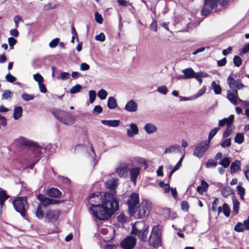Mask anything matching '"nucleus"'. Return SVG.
I'll return each mask as SVG.
<instances>
[{
	"label": "nucleus",
	"mask_w": 249,
	"mask_h": 249,
	"mask_svg": "<svg viewBox=\"0 0 249 249\" xmlns=\"http://www.w3.org/2000/svg\"><path fill=\"white\" fill-rule=\"evenodd\" d=\"M157 91L161 94H166L168 91V89L165 86H162L157 89Z\"/></svg>",
	"instance_id": "63"
},
{
	"label": "nucleus",
	"mask_w": 249,
	"mask_h": 249,
	"mask_svg": "<svg viewBox=\"0 0 249 249\" xmlns=\"http://www.w3.org/2000/svg\"><path fill=\"white\" fill-rule=\"evenodd\" d=\"M118 185V179L112 178L108 179L106 182V186L110 190H114Z\"/></svg>",
	"instance_id": "22"
},
{
	"label": "nucleus",
	"mask_w": 249,
	"mask_h": 249,
	"mask_svg": "<svg viewBox=\"0 0 249 249\" xmlns=\"http://www.w3.org/2000/svg\"><path fill=\"white\" fill-rule=\"evenodd\" d=\"M9 198V196L3 190H0V211L4 202Z\"/></svg>",
	"instance_id": "32"
},
{
	"label": "nucleus",
	"mask_w": 249,
	"mask_h": 249,
	"mask_svg": "<svg viewBox=\"0 0 249 249\" xmlns=\"http://www.w3.org/2000/svg\"><path fill=\"white\" fill-rule=\"evenodd\" d=\"M244 137L243 134L238 133L234 138V142L238 144H241L244 141Z\"/></svg>",
	"instance_id": "39"
},
{
	"label": "nucleus",
	"mask_w": 249,
	"mask_h": 249,
	"mask_svg": "<svg viewBox=\"0 0 249 249\" xmlns=\"http://www.w3.org/2000/svg\"><path fill=\"white\" fill-rule=\"evenodd\" d=\"M227 1V0H205L201 10V14L207 16L211 13L213 9L217 6L218 3L223 6Z\"/></svg>",
	"instance_id": "4"
},
{
	"label": "nucleus",
	"mask_w": 249,
	"mask_h": 249,
	"mask_svg": "<svg viewBox=\"0 0 249 249\" xmlns=\"http://www.w3.org/2000/svg\"><path fill=\"white\" fill-rule=\"evenodd\" d=\"M119 204L117 200L108 193L104 194V201L100 205L90 208V212L95 220H107L117 211Z\"/></svg>",
	"instance_id": "1"
},
{
	"label": "nucleus",
	"mask_w": 249,
	"mask_h": 249,
	"mask_svg": "<svg viewBox=\"0 0 249 249\" xmlns=\"http://www.w3.org/2000/svg\"><path fill=\"white\" fill-rule=\"evenodd\" d=\"M148 226H145L142 222H136L132 227L131 233L135 235H138L142 241H145L148 233Z\"/></svg>",
	"instance_id": "3"
},
{
	"label": "nucleus",
	"mask_w": 249,
	"mask_h": 249,
	"mask_svg": "<svg viewBox=\"0 0 249 249\" xmlns=\"http://www.w3.org/2000/svg\"><path fill=\"white\" fill-rule=\"evenodd\" d=\"M160 186L163 188L165 193H167L170 191V186L168 184H166L164 182L161 181L159 183Z\"/></svg>",
	"instance_id": "55"
},
{
	"label": "nucleus",
	"mask_w": 249,
	"mask_h": 249,
	"mask_svg": "<svg viewBox=\"0 0 249 249\" xmlns=\"http://www.w3.org/2000/svg\"><path fill=\"white\" fill-rule=\"evenodd\" d=\"M47 194L50 196L55 198H58L61 196V192L55 188H51L48 190Z\"/></svg>",
	"instance_id": "25"
},
{
	"label": "nucleus",
	"mask_w": 249,
	"mask_h": 249,
	"mask_svg": "<svg viewBox=\"0 0 249 249\" xmlns=\"http://www.w3.org/2000/svg\"><path fill=\"white\" fill-rule=\"evenodd\" d=\"M237 83V80L236 81L232 77L229 76L227 79V83L229 86L230 89H233L235 88L236 84Z\"/></svg>",
	"instance_id": "34"
},
{
	"label": "nucleus",
	"mask_w": 249,
	"mask_h": 249,
	"mask_svg": "<svg viewBox=\"0 0 249 249\" xmlns=\"http://www.w3.org/2000/svg\"><path fill=\"white\" fill-rule=\"evenodd\" d=\"M231 173L236 172L241 170V162L238 160L233 162L231 165Z\"/></svg>",
	"instance_id": "29"
},
{
	"label": "nucleus",
	"mask_w": 249,
	"mask_h": 249,
	"mask_svg": "<svg viewBox=\"0 0 249 249\" xmlns=\"http://www.w3.org/2000/svg\"><path fill=\"white\" fill-rule=\"evenodd\" d=\"M127 135L129 137H133L134 136L138 134L139 128L135 123H131L129 125V128L126 131Z\"/></svg>",
	"instance_id": "18"
},
{
	"label": "nucleus",
	"mask_w": 249,
	"mask_h": 249,
	"mask_svg": "<svg viewBox=\"0 0 249 249\" xmlns=\"http://www.w3.org/2000/svg\"><path fill=\"white\" fill-rule=\"evenodd\" d=\"M228 99L234 105L237 104V101H239L237 89L234 90L232 92L228 93L227 96Z\"/></svg>",
	"instance_id": "21"
},
{
	"label": "nucleus",
	"mask_w": 249,
	"mask_h": 249,
	"mask_svg": "<svg viewBox=\"0 0 249 249\" xmlns=\"http://www.w3.org/2000/svg\"><path fill=\"white\" fill-rule=\"evenodd\" d=\"M180 152V146L178 144L171 145L165 148L164 154H172Z\"/></svg>",
	"instance_id": "23"
},
{
	"label": "nucleus",
	"mask_w": 249,
	"mask_h": 249,
	"mask_svg": "<svg viewBox=\"0 0 249 249\" xmlns=\"http://www.w3.org/2000/svg\"><path fill=\"white\" fill-rule=\"evenodd\" d=\"M81 89L82 87L80 85H76L74 86L71 87V88L70 89V92L71 94L77 93L79 92Z\"/></svg>",
	"instance_id": "53"
},
{
	"label": "nucleus",
	"mask_w": 249,
	"mask_h": 249,
	"mask_svg": "<svg viewBox=\"0 0 249 249\" xmlns=\"http://www.w3.org/2000/svg\"><path fill=\"white\" fill-rule=\"evenodd\" d=\"M128 166L124 162L120 163L115 168V172L120 178L125 177L127 175Z\"/></svg>",
	"instance_id": "13"
},
{
	"label": "nucleus",
	"mask_w": 249,
	"mask_h": 249,
	"mask_svg": "<svg viewBox=\"0 0 249 249\" xmlns=\"http://www.w3.org/2000/svg\"><path fill=\"white\" fill-rule=\"evenodd\" d=\"M95 20L99 24H102L103 22L102 16L98 12L95 13Z\"/></svg>",
	"instance_id": "56"
},
{
	"label": "nucleus",
	"mask_w": 249,
	"mask_h": 249,
	"mask_svg": "<svg viewBox=\"0 0 249 249\" xmlns=\"http://www.w3.org/2000/svg\"><path fill=\"white\" fill-rule=\"evenodd\" d=\"M59 41V39L58 38H55L53 39L49 43V47L51 48H55L58 44Z\"/></svg>",
	"instance_id": "58"
},
{
	"label": "nucleus",
	"mask_w": 249,
	"mask_h": 249,
	"mask_svg": "<svg viewBox=\"0 0 249 249\" xmlns=\"http://www.w3.org/2000/svg\"><path fill=\"white\" fill-rule=\"evenodd\" d=\"M100 233L105 236L104 240L106 241H109L113 239L115 231L111 226L103 227L100 230Z\"/></svg>",
	"instance_id": "10"
},
{
	"label": "nucleus",
	"mask_w": 249,
	"mask_h": 249,
	"mask_svg": "<svg viewBox=\"0 0 249 249\" xmlns=\"http://www.w3.org/2000/svg\"><path fill=\"white\" fill-rule=\"evenodd\" d=\"M107 91L104 89L99 90L97 92L98 97L102 100H105L107 98Z\"/></svg>",
	"instance_id": "37"
},
{
	"label": "nucleus",
	"mask_w": 249,
	"mask_h": 249,
	"mask_svg": "<svg viewBox=\"0 0 249 249\" xmlns=\"http://www.w3.org/2000/svg\"><path fill=\"white\" fill-rule=\"evenodd\" d=\"M232 202H233V211L237 213L239 210V206L240 205L239 202L237 200V199L234 197L233 196L232 198Z\"/></svg>",
	"instance_id": "38"
},
{
	"label": "nucleus",
	"mask_w": 249,
	"mask_h": 249,
	"mask_svg": "<svg viewBox=\"0 0 249 249\" xmlns=\"http://www.w3.org/2000/svg\"><path fill=\"white\" fill-rule=\"evenodd\" d=\"M140 167H134L129 170L130 178L134 185L136 184L137 179L140 174Z\"/></svg>",
	"instance_id": "16"
},
{
	"label": "nucleus",
	"mask_w": 249,
	"mask_h": 249,
	"mask_svg": "<svg viewBox=\"0 0 249 249\" xmlns=\"http://www.w3.org/2000/svg\"><path fill=\"white\" fill-rule=\"evenodd\" d=\"M208 186V184L205 181L202 180L201 182V185L197 187V191L199 194H202L203 192L207 190Z\"/></svg>",
	"instance_id": "30"
},
{
	"label": "nucleus",
	"mask_w": 249,
	"mask_h": 249,
	"mask_svg": "<svg viewBox=\"0 0 249 249\" xmlns=\"http://www.w3.org/2000/svg\"><path fill=\"white\" fill-rule=\"evenodd\" d=\"M136 242V238L132 236H128L121 242V245L124 249H133Z\"/></svg>",
	"instance_id": "12"
},
{
	"label": "nucleus",
	"mask_w": 249,
	"mask_h": 249,
	"mask_svg": "<svg viewBox=\"0 0 249 249\" xmlns=\"http://www.w3.org/2000/svg\"><path fill=\"white\" fill-rule=\"evenodd\" d=\"M210 146L209 142L202 141L198 143L193 152L194 156L200 159L208 149Z\"/></svg>",
	"instance_id": "8"
},
{
	"label": "nucleus",
	"mask_w": 249,
	"mask_h": 249,
	"mask_svg": "<svg viewBox=\"0 0 249 249\" xmlns=\"http://www.w3.org/2000/svg\"><path fill=\"white\" fill-rule=\"evenodd\" d=\"M104 194L96 193L89 196L88 202L90 205L89 208L90 211V208H94L103 203V201H104Z\"/></svg>",
	"instance_id": "6"
},
{
	"label": "nucleus",
	"mask_w": 249,
	"mask_h": 249,
	"mask_svg": "<svg viewBox=\"0 0 249 249\" xmlns=\"http://www.w3.org/2000/svg\"><path fill=\"white\" fill-rule=\"evenodd\" d=\"M184 157V155H183L182 157L180 158L179 160L178 161V162L176 164V165L174 166L173 169L171 171L170 175H169V178H171L172 174L176 171H177L179 168L180 167L182 163V161Z\"/></svg>",
	"instance_id": "35"
},
{
	"label": "nucleus",
	"mask_w": 249,
	"mask_h": 249,
	"mask_svg": "<svg viewBox=\"0 0 249 249\" xmlns=\"http://www.w3.org/2000/svg\"><path fill=\"white\" fill-rule=\"evenodd\" d=\"M234 120V116L231 115L228 118H224L219 121V125L220 126H224L225 124H227L228 126L231 125L233 123Z\"/></svg>",
	"instance_id": "26"
},
{
	"label": "nucleus",
	"mask_w": 249,
	"mask_h": 249,
	"mask_svg": "<svg viewBox=\"0 0 249 249\" xmlns=\"http://www.w3.org/2000/svg\"><path fill=\"white\" fill-rule=\"evenodd\" d=\"M234 229L236 231L242 232L245 229L244 224L238 223L235 225Z\"/></svg>",
	"instance_id": "52"
},
{
	"label": "nucleus",
	"mask_w": 249,
	"mask_h": 249,
	"mask_svg": "<svg viewBox=\"0 0 249 249\" xmlns=\"http://www.w3.org/2000/svg\"><path fill=\"white\" fill-rule=\"evenodd\" d=\"M217 165V162L213 160H209L206 163V167L207 168L215 167Z\"/></svg>",
	"instance_id": "62"
},
{
	"label": "nucleus",
	"mask_w": 249,
	"mask_h": 249,
	"mask_svg": "<svg viewBox=\"0 0 249 249\" xmlns=\"http://www.w3.org/2000/svg\"><path fill=\"white\" fill-rule=\"evenodd\" d=\"M219 128H214L210 132L208 136V139L207 142H209V143H210L211 140L212 139L215 135V134L217 133V131L219 130Z\"/></svg>",
	"instance_id": "44"
},
{
	"label": "nucleus",
	"mask_w": 249,
	"mask_h": 249,
	"mask_svg": "<svg viewBox=\"0 0 249 249\" xmlns=\"http://www.w3.org/2000/svg\"><path fill=\"white\" fill-rule=\"evenodd\" d=\"M16 142L18 146H27L31 147L34 142L23 137H20L16 140Z\"/></svg>",
	"instance_id": "20"
},
{
	"label": "nucleus",
	"mask_w": 249,
	"mask_h": 249,
	"mask_svg": "<svg viewBox=\"0 0 249 249\" xmlns=\"http://www.w3.org/2000/svg\"><path fill=\"white\" fill-rule=\"evenodd\" d=\"M230 162L231 160L229 158L225 157L221 160L219 164L221 165L223 167L227 168L229 166Z\"/></svg>",
	"instance_id": "40"
},
{
	"label": "nucleus",
	"mask_w": 249,
	"mask_h": 249,
	"mask_svg": "<svg viewBox=\"0 0 249 249\" xmlns=\"http://www.w3.org/2000/svg\"><path fill=\"white\" fill-rule=\"evenodd\" d=\"M212 87L216 94H219L221 92V88L219 84H217L215 81L212 83Z\"/></svg>",
	"instance_id": "36"
},
{
	"label": "nucleus",
	"mask_w": 249,
	"mask_h": 249,
	"mask_svg": "<svg viewBox=\"0 0 249 249\" xmlns=\"http://www.w3.org/2000/svg\"><path fill=\"white\" fill-rule=\"evenodd\" d=\"M21 98L23 100L28 101L33 100L35 98V96L33 94H28L24 93L21 95Z\"/></svg>",
	"instance_id": "50"
},
{
	"label": "nucleus",
	"mask_w": 249,
	"mask_h": 249,
	"mask_svg": "<svg viewBox=\"0 0 249 249\" xmlns=\"http://www.w3.org/2000/svg\"><path fill=\"white\" fill-rule=\"evenodd\" d=\"M239 54L243 55L249 52V42L239 49Z\"/></svg>",
	"instance_id": "45"
},
{
	"label": "nucleus",
	"mask_w": 249,
	"mask_h": 249,
	"mask_svg": "<svg viewBox=\"0 0 249 249\" xmlns=\"http://www.w3.org/2000/svg\"><path fill=\"white\" fill-rule=\"evenodd\" d=\"M103 111L102 107L100 106H96L93 109L92 113L95 114H98L101 113Z\"/></svg>",
	"instance_id": "64"
},
{
	"label": "nucleus",
	"mask_w": 249,
	"mask_h": 249,
	"mask_svg": "<svg viewBox=\"0 0 249 249\" xmlns=\"http://www.w3.org/2000/svg\"><path fill=\"white\" fill-rule=\"evenodd\" d=\"M237 193L240 195L241 199H244L245 195V189L240 185H238L236 187Z\"/></svg>",
	"instance_id": "46"
},
{
	"label": "nucleus",
	"mask_w": 249,
	"mask_h": 249,
	"mask_svg": "<svg viewBox=\"0 0 249 249\" xmlns=\"http://www.w3.org/2000/svg\"><path fill=\"white\" fill-rule=\"evenodd\" d=\"M57 7L56 4L53 3H48L45 4L43 6V9L45 11H48L51 9H55Z\"/></svg>",
	"instance_id": "48"
},
{
	"label": "nucleus",
	"mask_w": 249,
	"mask_h": 249,
	"mask_svg": "<svg viewBox=\"0 0 249 249\" xmlns=\"http://www.w3.org/2000/svg\"><path fill=\"white\" fill-rule=\"evenodd\" d=\"M34 80L38 82V84L40 83L41 82H43V78L41 75V74L39 73H36V74H34Z\"/></svg>",
	"instance_id": "59"
},
{
	"label": "nucleus",
	"mask_w": 249,
	"mask_h": 249,
	"mask_svg": "<svg viewBox=\"0 0 249 249\" xmlns=\"http://www.w3.org/2000/svg\"><path fill=\"white\" fill-rule=\"evenodd\" d=\"M70 74L67 72H61L57 78L59 80H66L70 78Z\"/></svg>",
	"instance_id": "43"
},
{
	"label": "nucleus",
	"mask_w": 249,
	"mask_h": 249,
	"mask_svg": "<svg viewBox=\"0 0 249 249\" xmlns=\"http://www.w3.org/2000/svg\"><path fill=\"white\" fill-rule=\"evenodd\" d=\"M31 148L33 150L35 155H36V159L35 160V163L39 160V155L45 152V149L42 147L38 146L36 143L34 142Z\"/></svg>",
	"instance_id": "19"
},
{
	"label": "nucleus",
	"mask_w": 249,
	"mask_h": 249,
	"mask_svg": "<svg viewBox=\"0 0 249 249\" xmlns=\"http://www.w3.org/2000/svg\"><path fill=\"white\" fill-rule=\"evenodd\" d=\"M54 116L61 122L67 125H72L75 123V117L69 112L55 109L53 111Z\"/></svg>",
	"instance_id": "2"
},
{
	"label": "nucleus",
	"mask_w": 249,
	"mask_h": 249,
	"mask_svg": "<svg viewBox=\"0 0 249 249\" xmlns=\"http://www.w3.org/2000/svg\"><path fill=\"white\" fill-rule=\"evenodd\" d=\"M160 229L157 226L154 227L149 238V244L154 247L160 246Z\"/></svg>",
	"instance_id": "7"
},
{
	"label": "nucleus",
	"mask_w": 249,
	"mask_h": 249,
	"mask_svg": "<svg viewBox=\"0 0 249 249\" xmlns=\"http://www.w3.org/2000/svg\"><path fill=\"white\" fill-rule=\"evenodd\" d=\"M138 105L133 100H129L125 105L124 109L128 112H134L137 111Z\"/></svg>",
	"instance_id": "17"
},
{
	"label": "nucleus",
	"mask_w": 249,
	"mask_h": 249,
	"mask_svg": "<svg viewBox=\"0 0 249 249\" xmlns=\"http://www.w3.org/2000/svg\"><path fill=\"white\" fill-rule=\"evenodd\" d=\"M95 40L100 41L104 42L105 40L106 36L104 33H101L100 34L97 35L95 37Z\"/></svg>",
	"instance_id": "60"
},
{
	"label": "nucleus",
	"mask_w": 249,
	"mask_h": 249,
	"mask_svg": "<svg viewBox=\"0 0 249 249\" xmlns=\"http://www.w3.org/2000/svg\"><path fill=\"white\" fill-rule=\"evenodd\" d=\"M223 212L226 216H229L230 213V208L228 204L224 203L223 205Z\"/></svg>",
	"instance_id": "51"
},
{
	"label": "nucleus",
	"mask_w": 249,
	"mask_h": 249,
	"mask_svg": "<svg viewBox=\"0 0 249 249\" xmlns=\"http://www.w3.org/2000/svg\"><path fill=\"white\" fill-rule=\"evenodd\" d=\"M61 211L59 210H50L47 211L45 214V218L50 222H55L59 218Z\"/></svg>",
	"instance_id": "14"
},
{
	"label": "nucleus",
	"mask_w": 249,
	"mask_h": 249,
	"mask_svg": "<svg viewBox=\"0 0 249 249\" xmlns=\"http://www.w3.org/2000/svg\"><path fill=\"white\" fill-rule=\"evenodd\" d=\"M13 205L15 210L19 213L22 216L25 215V210L27 207L26 197H17L13 201Z\"/></svg>",
	"instance_id": "5"
},
{
	"label": "nucleus",
	"mask_w": 249,
	"mask_h": 249,
	"mask_svg": "<svg viewBox=\"0 0 249 249\" xmlns=\"http://www.w3.org/2000/svg\"><path fill=\"white\" fill-rule=\"evenodd\" d=\"M232 131L233 128L231 126V125H229L223 134V137L225 138L228 137L232 133Z\"/></svg>",
	"instance_id": "57"
},
{
	"label": "nucleus",
	"mask_w": 249,
	"mask_h": 249,
	"mask_svg": "<svg viewBox=\"0 0 249 249\" xmlns=\"http://www.w3.org/2000/svg\"><path fill=\"white\" fill-rule=\"evenodd\" d=\"M150 204L146 200H143L139 208L138 215L140 218L144 217L149 213Z\"/></svg>",
	"instance_id": "11"
},
{
	"label": "nucleus",
	"mask_w": 249,
	"mask_h": 249,
	"mask_svg": "<svg viewBox=\"0 0 249 249\" xmlns=\"http://www.w3.org/2000/svg\"><path fill=\"white\" fill-rule=\"evenodd\" d=\"M221 193L224 197H226L231 194V190L228 187L223 188L221 190Z\"/></svg>",
	"instance_id": "41"
},
{
	"label": "nucleus",
	"mask_w": 249,
	"mask_h": 249,
	"mask_svg": "<svg viewBox=\"0 0 249 249\" xmlns=\"http://www.w3.org/2000/svg\"><path fill=\"white\" fill-rule=\"evenodd\" d=\"M37 198L40 201L41 203L39 204H41V206L43 205L44 207H46L48 205L59 203L58 200L47 198L42 195H39L37 196Z\"/></svg>",
	"instance_id": "15"
},
{
	"label": "nucleus",
	"mask_w": 249,
	"mask_h": 249,
	"mask_svg": "<svg viewBox=\"0 0 249 249\" xmlns=\"http://www.w3.org/2000/svg\"><path fill=\"white\" fill-rule=\"evenodd\" d=\"M182 72L184 74V79H189L191 78H194V77L196 74V72H195L194 71V70L191 68H187L184 69L182 71Z\"/></svg>",
	"instance_id": "28"
},
{
	"label": "nucleus",
	"mask_w": 249,
	"mask_h": 249,
	"mask_svg": "<svg viewBox=\"0 0 249 249\" xmlns=\"http://www.w3.org/2000/svg\"><path fill=\"white\" fill-rule=\"evenodd\" d=\"M36 216L39 219H42L44 217V213L41 210V204H39L36 211Z\"/></svg>",
	"instance_id": "42"
},
{
	"label": "nucleus",
	"mask_w": 249,
	"mask_h": 249,
	"mask_svg": "<svg viewBox=\"0 0 249 249\" xmlns=\"http://www.w3.org/2000/svg\"><path fill=\"white\" fill-rule=\"evenodd\" d=\"M102 124L107 125L109 127H117L119 126L120 124V121L118 120H103L101 121Z\"/></svg>",
	"instance_id": "27"
},
{
	"label": "nucleus",
	"mask_w": 249,
	"mask_h": 249,
	"mask_svg": "<svg viewBox=\"0 0 249 249\" xmlns=\"http://www.w3.org/2000/svg\"><path fill=\"white\" fill-rule=\"evenodd\" d=\"M12 95V93L9 90H6L2 94V97L3 99H7L11 98Z\"/></svg>",
	"instance_id": "61"
},
{
	"label": "nucleus",
	"mask_w": 249,
	"mask_h": 249,
	"mask_svg": "<svg viewBox=\"0 0 249 249\" xmlns=\"http://www.w3.org/2000/svg\"><path fill=\"white\" fill-rule=\"evenodd\" d=\"M89 102L90 103H93L96 98V92L94 90H90L89 91Z\"/></svg>",
	"instance_id": "47"
},
{
	"label": "nucleus",
	"mask_w": 249,
	"mask_h": 249,
	"mask_svg": "<svg viewBox=\"0 0 249 249\" xmlns=\"http://www.w3.org/2000/svg\"><path fill=\"white\" fill-rule=\"evenodd\" d=\"M22 108L21 107H17L14 110V118L18 120L22 116Z\"/></svg>",
	"instance_id": "33"
},
{
	"label": "nucleus",
	"mask_w": 249,
	"mask_h": 249,
	"mask_svg": "<svg viewBox=\"0 0 249 249\" xmlns=\"http://www.w3.org/2000/svg\"><path fill=\"white\" fill-rule=\"evenodd\" d=\"M242 62V59L237 55H236L233 58V63L236 67H239Z\"/></svg>",
	"instance_id": "54"
},
{
	"label": "nucleus",
	"mask_w": 249,
	"mask_h": 249,
	"mask_svg": "<svg viewBox=\"0 0 249 249\" xmlns=\"http://www.w3.org/2000/svg\"><path fill=\"white\" fill-rule=\"evenodd\" d=\"M206 89V87H204L202 88L198 91L196 94L192 96V98H193V99H197L198 97H200L205 92Z\"/></svg>",
	"instance_id": "49"
},
{
	"label": "nucleus",
	"mask_w": 249,
	"mask_h": 249,
	"mask_svg": "<svg viewBox=\"0 0 249 249\" xmlns=\"http://www.w3.org/2000/svg\"><path fill=\"white\" fill-rule=\"evenodd\" d=\"M144 129L148 134H151L157 131V127L152 123H147L144 125Z\"/></svg>",
	"instance_id": "24"
},
{
	"label": "nucleus",
	"mask_w": 249,
	"mask_h": 249,
	"mask_svg": "<svg viewBox=\"0 0 249 249\" xmlns=\"http://www.w3.org/2000/svg\"><path fill=\"white\" fill-rule=\"evenodd\" d=\"M139 203V195L135 193L131 194L128 198L127 202L129 212L131 215H133L135 213L136 206Z\"/></svg>",
	"instance_id": "9"
},
{
	"label": "nucleus",
	"mask_w": 249,
	"mask_h": 249,
	"mask_svg": "<svg viewBox=\"0 0 249 249\" xmlns=\"http://www.w3.org/2000/svg\"><path fill=\"white\" fill-rule=\"evenodd\" d=\"M117 106V104L116 99L113 97H110L107 101V107L110 109H113L115 108Z\"/></svg>",
	"instance_id": "31"
}]
</instances>
